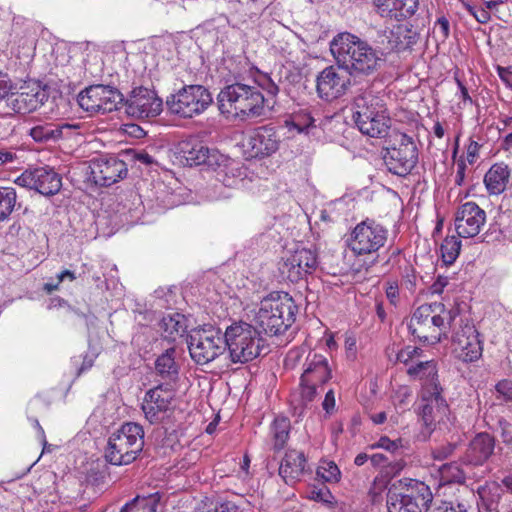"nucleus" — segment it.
<instances>
[{"label": "nucleus", "mask_w": 512, "mask_h": 512, "mask_svg": "<svg viewBox=\"0 0 512 512\" xmlns=\"http://www.w3.org/2000/svg\"><path fill=\"white\" fill-rule=\"evenodd\" d=\"M329 46L336 64L354 78L372 76L384 63L379 50L349 32L335 35Z\"/></svg>", "instance_id": "nucleus-1"}, {"label": "nucleus", "mask_w": 512, "mask_h": 512, "mask_svg": "<svg viewBox=\"0 0 512 512\" xmlns=\"http://www.w3.org/2000/svg\"><path fill=\"white\" fill-rule=\"evenodd\" d=\"M458 314L457 308L447 309L441 302L423 304L414 311L408 330L420 342L437 344L447 337V331Z\"/></svg>", "instance_id": "nucleus-2"}, {"label": "nucleus", "mask_w": 512, "mask_h": 512, "mask_svg": "<svg viewBox=\"0 0 512 512\" xmlns=\"http://www.w3.org/2000/svg\"><path fill=\"white\" fill-rule=\"evenodd\" d=\"M221 114L238 117L241 120L257 118L265 115V99L259 87L240 82L225 86L217 96Z\"/></svg>", "instance_id": "nucleus-3"}, {"label": "nucleus", "mask_w": 512, "mask_h": 512, "mask_svg": "<svg viewBox=\"0 0 512 512\" xmlns=\"http://www.w3.org/2000/svg\"><path fill=\"white\" fill-rule=\"evenodd\" d=\"M353 120L362 134L373 138L386 136L390 127L384 96L365 90L354 97Z\"/></svg>", "instance_id": "nucleus-4"}, {"label": "nucleus", "mask_w": 512, "mask_h": 512, "mask_svg": "<svg viewBox=\"0 0 512 512\" xmlns=\"http://www.w3.org/2000/svg\"><path fill=\"white\" fill-rule=\"evenodd\" d=\"M297 306L288 293L273 292L263 298L254 321L260 333L283 334L295 322Z\"/></svg>", "instance_id": "nucleus-5"}, {"label": "nucleus", "mask_w": 512, "mask_h": 512, "mask_svg": "<svg viewBox=\"0 0 512 512\" xmlns=\"http://www.w3.org/2000/svg\"><path fill=\"white\" fill-rule=\"evenodd\" d=\"M143 447V427L135 422H126L109 436L104 456L112 465H128L138 458Z\"/></svg>", "instance_id": "nucleus-6"}, {"label": "nucleus", "mask_w": 512, "mask_h": 512, "mask_svg": "<svg viewBox=\"0 0 512 512\" xmlns=\"http://www.w3.org/2000/svg\"><path fill=\"white\" fill-rule=\"evenodd\" d=\"M225 350L233 363L244 364L257 358L264 348V339L253 325L239 321L228 326L224 333Z\"/></svg>", "instance_id": "nucleus-7"}, {"label": "nucleus", "mask_w": 512, "mask_h": 512, "mask_svg": "<svg viewBox=\"0 0 512 512\" xmlns=\"http://www.w3.org/2000/svg\"><path fill=\"white\" fill-rule=\"evenodd\" d=\"M433 500L428 485L419 480L404 478L393 485L387 496L388 512H425Z\"/></svg>", "instance_id": "nucleus-8"}, {"label": "nucleus", "mask_w": 512, "mask_h": 512, "mask_svg": "<svg viewBox=\"0 0 512 512\" xmlns=\"http://www.w3.org/2000/svg\"><path fill=\"white\" fill-rule=\"evenodd\" d=\"M384 163L389 172L404 177L418 162V149L412 137L402 132H393L384 149Z\"/></svg>", "instance_id": "nucleus-9"}, {"label": "nucleus", "mask_w": 512, "mask_h": 512, "mask_svg": "<svg viewBox=\"0 0 512 512\" xmlns=\"http://www.w3.org/2000/svg\"><path fill=\"white\" fill-rule=\"evenodd\" d=\"M213 103L210 91L202 85H185L177 93L167 97L168 110L182 118L202 114Z\"/></svg>", "instance_id": "nucleus-10"}, {"label": "nucleus", "mask_w": 512, "mask_h": 512, "mask_svg": "<svg viewBox=\"0 0 512 512\" xmlns=\"http://www.w3.org/2000/svg\"><path fill=\"white\" fill-rule=\"evenodd\" d=\"M187 344L191 358L200 365L208 364L225 351L224 334L212 326L194 331Z\"/></svg>", "instance_id": "nucleus-11"}, {"label": "nucleus", "mask_w": 512, "mask_h": 512, "mask_svg": "<svg viewBox=\"0 0 512 512\" xmlns=\"http://www.w3.org/2000/svg\"><path fill=\"white\" fill-rule=\"evenodd\" d=\"M127 174L126 163L115 156L94 158L85 168L87 182L96 187H109L126 178Z\"/></svg>", "instance_id": "nucleus-12"}, {"label": "nucleus", "mask_w": 512, "mask_h": 512, "mask_svg": "<svg viewBox=\"0 0 512 512\" xmlns=\"http://www.w3.org/2000/svg\"><path fill=\"white\" fill-rule=\"evenodd\" d=\"M387 237L388 230L384 226L366 219L353 229L350 248L357 255L374 254L385 245Z\"/></svg>", "instance_id": "nucleus-13"}, {"label": "nucleus", "mask_w": 512, "mask_h": 512, "mask_svg": "<svg viewBox=\"0 0 512 512\" xmlns=\"http://www.w3.org/2000/svg\"><path fill=\"white\" fill-rule=\"evenodd\" d=\"M442 393L443 388L435 389V387L421 393L418 414L428 434H431L437 425H443L447 428L448 424L451 423L450 409Z\"/></svg>", "instance_id": "nucleus-14"}, {"label": "nucleus", "mask_w": 512, "mask_h": 512, "mask_svg": "<svg viewBox=\"0 0 512 512\" xmlns=\"http://www.w3.org/2000/svg\"><path fill=\"white\" fill-rule=\"evenodd\" d=\"M78 104L88 112L109 113L124 101L123 94L111 86L92 85L78 94Z\"/></svg>", "instance_id": "nucleus-15"}, {"label": "nucleus", "mask_w": 512, "mask_h": 512, "mask_svg": "<svg viewBox=\"0 0 512 512\" xmlns=\"http://www.w3.org/2000/svg\"><path fill=\"white\" fill-rule=\"evenodd\" d=\"M31 125L27 134L36 142L41 144H54L62 139H69L77 134L81 128L80 123L45 121L31 119Z\"/></svg>", "instance_id": "nucleus-16"}, {"label": "nucleus", "mask_w": 512, "mask_h": 512, "mask_svg": "<svg viewBox=\"0 0 512 512\" xmlns=\"http://www.w3.org/2000/svg\"><path fill=\"white\" fill-rule=\"evenodd\" d=\"M125 113L135 119H147L162 112L163 102L154 90L145 87L134 88L125 100Z\"/></svg>", "instance_id": "nucleus-17"}, {"label": "nucleus", "mask_w": 512, "mask_h": 512, "mask_svg": "<svg viewBox=\"0 0 512 512\" xmlns=\"http://www.w3.org/2000/svg\"><path fill=\"white\" fill-rule=\"evenodd\" d=\"M48 98V89L38 83H33L21 88L20 92H11L10 96L2 103L6 105V113L3 115L31 113L43 106Z\"/></svg>", "instance_id": "nucleus-18"}, {"label": "nucleus", "mask_w": 512, "mask_h": 512, "mask_svg": "<svg viewBox=\"0 0 512 512\" xmlns=\"http://www.w3.org/2000/svg\"><path fill=\"white\" fill-rule=\"evenodd\" d=\"M178 149L181 158L189 166L203 165L215 170L216 166L225 161V156L218 150L209 148L202 141L194 137L181 141Z\"/></svg>", "instance_id": "nucleus-19"}, {"label": "nucleus", "mask_w": 512, "mask_h": 512, "mask_svg": "<svg viewBox=\"0 0 512 512\" xmlns=\"http://www.w3.org/2000/svg\"><path fill=\"white\" fill-rule=\"evenodd\" d=\"M15 183L49 197L60 191L62 177L54 169L45 166L24 171L17 177Z\"/></svg>", "instance_id": "nucleus-20"}, {"label": "nucleus", "mask_w": 512, "mask_h": 512, "mask_svg": "<svg viewBox=\"0 0 512 512\" xmlns=\"http://www.w3.org/2000/svg\"><path fill=\"white\" fill-rule=\"evenodd\" d=\"M350 77L339 65L324 68L316 78L318 96L326 101L341 97L351 84Z\"/></svg>", "instance_id": "nucleus-21"}, {"label": "nucleus", "mask_w": 512, "mask_h": 512, "mask_svg": "<svg viewBox=\"0 0 512 512\" xmlns=\"http://www.w3.org/2000/svg\"><path fill=\"white\" fill-rule=\"evenodd\" d=\"M175 397L173 388L157 385L149 389L144 396L141 409L150 424H158L164 420L171 409Z\"/></svg>", "instance_id": "nucleus-22"}, {"label": "nucleus", "mask_w": 512, "mask_h": 512, "mask_svg": "<svg viewBox=\"0 0 512 512\" xmlns=\"http://www.w3.org/2000/svg\"><path fill=\"white\" fill-rule=\"evenodd\" d=\"M452 341L455 351L458 352V357L462 361L474 362L481 357L483 347L479 332L468 319L461 320L459 328L453 334Z\"/></svg>", "instance_id": "nucleus-23"}, {"label": "nucleus", "mask_w": 512, "mask_h": 512, "mask_svg": "<svg viewBox=\"0 0 512 512\" xmlns=\"http://www.w3.org/2000/svg\"><path fill=\"white\" fill-rule=\"evenodd\" d=\"M317 266V257L309 249H299L293 254L283 259L279 270L292 283L303 280L308 274H311Z\"/></svg>", "instance_id": "nucleus-24"}, {"label": "nucleus", "mask_w": 512, "mask_h": 512, "mask_svg": "<svg viewBox=\"0 0 512 512\" xmlns=\"http://www.w3.org/2000/svg\"><path fill=\"white\" fill-rule=\"evenodd\" d=\"M486 221V213L475 202L462 204L455 216V228L459 237L476 236Z\"/></svg>", "instance_id": "nucleus-25"}, {"label": "nucleus", "mask_w": 512, "mask_h": 512, "mask_svg": "<svg viewBox=\"0 0 512 512\" xmlns=\"http://www.w3.org/2000/svg\"><path fill=\"white\" fill-rule=\"evenodd\" d=\"M279 140L272 127L262 126L254 130L248 137L246 147L249 156L262 158L269 156L278 149Z\"/></svg>", "instance_id": "nucleus-26"}, {"label": "nucleus", "mask_w": 512, "mask_h": 512, "mask_svg": "<svg viewBox=\"0 0 512 512\" xmlns=\"http://www.w3.org/2000/svg\"><path fill=\"white\" fill-rule=\"evenodd\" d=\"M495 439L486 432L478 433L469 443L461 462L465 465L481 466L493 454Z\"/></svg>", "instance_id": "nucleus-27"}, {"label": "nucleus", "mask_w": 512, "mask_h": 512, "mask_svg": "<svg viewBox=\"0 0 512 512\" xmlns=\"http://www.w3.org/2000/svg\"><path fill=\"white\" fill-rule=\"evenodd\" d=\"M154 373L159 379L158 385L172 388L179 380L180 364L176 361V349L170 347L157 356L154 362Z\"/></svg>", "instance_id": "nucleus-28"}, {"label": "nucleus", "mask_w": 512, "mask_h": 512, "mask_svg": "<svg viewBox=\"0 0 512 512\" xmlns=\"http://www.w3.org/2000/svg\"><path fill=\"white\" fill-rule=\"evenodd\" d=\"M332 377V371L325 356L309 353L305 359L302 381L304 383L325 384Z\"/></svg>", "instance_id": "nucleus-29"}, {"label": "nucleus", "mask_w": 512, "mask_h": 512, "mask_svg": "<svg viewBox=\"0 0 512 512\" xmlns=\"http://www.w3.org/2000/svg\"><path fill=\"white\" fill-rule=\"evenodd\" d=\"M381 17L401 20L415 14L418 0H373Z\"/></svg>", "instance_id": "nucleus-30"}, {"label": "nucleus", "mask_w": 512, "mask_h": 512, "mask_svg": "<svg viewBox=\"0 0 512 512\" xmlns=\"http://www.w3.org/2000/svg\"><path fill=\"white\" fill-rule=\"evenodd\" d=\"M407 375L413 380L422 381L421 393L427 392L430 388L441 389L438 380L436 362L433 360L417 361L411 363L406 369Z\"/></svg>", "instance_id": "nucleus-31"}, {"label": "nucleus", "mask_w": 512, "mask_h": 512, "mask_svg": "<svg viewBox=\"0 0 512 512\" xmlns=\"http://www.w3.org/2000/svg\"><path fill=\"white\" fill-rule=\"evenodd\" d=\"M306 459L304 453L290 450L285 453L280 467L279 475L285 483L294 484L305 472Z\"/></svg>", "instance_id": "nucleus-32"}, {"label": "nucleus", "mask_w": 512, "mask_h": 512, "mask_svg": "<svg viewBox=\"0 0 512 512\" xmlns=\"http://www.w3.org/2000/svg\"><path fill=\"white\" fill-rule=\"evenodd\" d=\"M510 179V169L507 164H493L484 176V184L490 195H500L506 190Z\"/></svg>", "instance_id": "nucleus-33"}, {"label": "nucleus", "mask_w": 512, "mask_h": 512, "mask_svg": "<svg viewBox=\"0 0 512 512\" xmlns=\"http://www.w3.org/2000/svg\"><path fill=\"white\" fill-rule=\"evenodd\" d=\"M478 500L476 499V512H498L503 490L497 482L486 483L477 490Z\"/></svg>", "instance_id": "nucleus-34"}, {"label": "nucleus", "mask_w": 512, "mask_h": 512, "mask_svg": "<svg viewBox=\"0 0 512 512\" xmlns=\"http://www.w3.org/2000/svg\"><path fill=\"white\" fill-rule=\"evenodd\" d=\"M216 180L221 182L225 187L236 188L246 177V169L241 167L239 163L229 161L225 157V161L216 166Z\"/></svg>", "instance_id": "nucleus-35"}, {"label": "nucleus", "mask_w": 512, "mask_h": 512, "mask_svg": "<svg viewBox=\"0 0 512 512\" xmlns=\"http://www.w3.org/2000/svg\"><path fill=\"white\" fill-rule=\"evenodd\" d=\"M418 38L419 34L413 26H408L406 24H399L395 26L388 37L391 48L398 51L412 47L417 43Z\"/></svg>", "instance_id": "nucleus-36"}, {"label": "nucleus", "mask_w": 512, "mask_h": 512, "mask_svg": "<svg viewBox=\"0 0 512 512\" xmlns=\"http://www.w3.org/2000/svg\"><path fill=\"white\" fill-rule=\"evenodd\" d=\"M476 502V494L467 485L457 486L452 497L448 500L441 501L438 506H447V509L476 510L474 504Z\"/></svg>", "instance_id": "nucleus-37"}, {"label": "nucleus", "mask_w": 512, "mask_h": 512, "mask_svg": "<svg viewBox=\"0 0 512 512\" xmlns=\"http://www.w3.org/2000/svg\"><path fill=\"white\" fill-rule=\"evenodd\" d=\"M187 319L180 313L170 314L161 320V328L165 339L174 342L177 337L183 336L187 331Z\"/></svg>", "instance_id": "nucleus-38"}, {"label": "nucleus", "mask_w": 512, "mask_h": 512, "mask_svg": "<svg viewBox=\"0 0 512 512\" xmlns=\"http://www.w3.org/2000/svg\"><path fill=\"white\" fill-rule=\"evenodd\" d=\"M317 383H304L300 379V391L292 395L291 405L294 414L301 416L304 409L315 399L317 395Z\"/></svg>", "instance_id": "nucleus-39"}, {"label": "nucleus", "mask_w": 512, "mask_h": 512, "mask_svg": "<svg viewBox=\"0 0 512 512\" xmlns=\"http://www.w3.org/2000/svg\"><path fill=\"white\" fill-rule=\"evenodd\" d=\"M440 485L446 486L457 484L458 486L464 485L466 481V474L460 468L457 462L445 463L439 468Z\"/></svg>", "instance_id": "nucleus-40"}, {"label": "nucleus", "mask_w": 512, "mask_h": 512, "mask_svg": "<svg viewBox=\"0 0 512 512\" xmlns=\"http://www.w3.org/2000/svg\"><path fill=\"white\" fill-rule=\"evenodd\" d=\"M290 421L285 418H276L271 426L272 448L278 452L282 450L289 438Z\"/></svg>", "instance_id": "nucleus-41"}, {"label": "nucleus", "mask_w": 512, "mask_h": 512, "mask_svg": "<svg viewBox=\"0 0 512 512\" xmlns=\"http://www.w3.org/2000/svg\"><path fill=\"white\" fill-rule=\"evenodd\" d=\"M17 204V194L12 187H0V222L6 220Z\"/></svg>", "instance_id": "nucleus-42"}, {"label": "nucleus", "mask_w": 512, "mask_h": 512, "mask_svg": "<svg viewBox=\"0 0 512 512\" xmlns=\"http://www.w3.org/2000/svg\"><path fill=\"white\" fill-rule=\"evenodd\" d=\"M460 249L461 241L457 237H446L440 247L441 257L444 264L451 265L454 263L459 256Z\"/></svg>", "instance_id": "nucleus-43"}, {"label": "nucleus", "mask_w": 512, "mask_h": 512, "mask_svg": "<svg viewBox=\"0 0 512 512\" xmlns=\"http://www.w3.org/2000/svg\"><path fill=\"white\" fill-rule=\"evenodd\" d=\"M317 478L328 483H337L340 480L341 472L333 461H321L316 471Z\"/></svg>", "instance_id": "nucleus-44"}, {"label": "nucleus", "mask_w": 512, "mask_h": 512, "mask_svg": "<svg viewBox=\"0 0 512 512\" xmlns=\"http://www.w3.org/2000/svg\"><path fill=\"white\" fill-rule=\"evenodd\" d=\"M421 353L422 350L418 347L406 346L397 353L396 359L398 362L409 367L411 363H416L418 361L416 358H418Z\"/></svg>", "instance_id": "nucleus-45"}, {"label": "nucleus", "mask_w": 512, "mask_h": 512, "mask_svg": "<svg viewBox=\"0 0 512 512\" xmlns=\"http://www.w3.org/2000/svg\"><path fill=\"white\" fill-rule=\"evenodd\" d=\"M134 502L136 505H140L142 512H156L159 498L156 494H150L148 496H136Z\"/></svg>", "instance_id": "nucleus-46"}, {"label": "nucleus", "mask_w": 512, "mask_h": 512, "mask_svg": "<svg viewBox=\"0 0 512 512\" xmlns=\"http://www.w3.org/2000/svg\"><path fill=\"white\" fill-rule=\"evenodd\" d=\"M433 33L437 39L444 42L450 34L449 20L445 16H441L435 22Z\"/></svg>", "instance_id": "nucleus-47"}, {"label": "nucleus", "mask_w": 512, "mask_h": 512, "mask_svg": "<svg viewBox=\"0 0 512 512\" xmlns=\"http://www.w3.org/2000/svg\"><path fill=\"white\" fill-rule=\"evenodd\" d=\"M457 448V444L455 443H445L439 447H436L432 450V457L435 460H444L450 457Z\"/></svg>", "instance_id": "nucleus-48"}, {"label": "nucleus", "mask_w": 512, "mask_h": 512, "mask_svg": "<svg viewBox=\"0 0 512 512\" xmlns=\"http://www.w3.org/2000/svg\"><path fill=\"white\" fill-rule=\"evenodd\" d=\"M496 392L498 393V398H502L503 401L511 402L512 401V381L508 379H503L499 381L495 386Z\"/></svg>", "instance_id": "nucleus-49"}, {"label": "nucleus", "mask_w": 512, "mask_h": 512, "mask_svg": "<svg viewBox=\"0 0 512 512\" xmlns=\"http://www.w3.org/2000/svg\"><path fill=\"white\" fill-rule=\"evenodd\" d=\"M11 84L7 75L0 74V114L6 113V105L2 104L10 96Z\"/></svg>", "instance_id": "nucleus-50"}, {"label": "nucleus", "mask_w": 512, "mask_h": 512, "mask_svg": "<svg viewBox=\"0 0 512 512\" xmlns=\"http://www.w3.org/2000/svg\"><path fill=\"white\" fill-rule=\"evenodd\" d=\"M258 86L266 91V93L271 97H276L279 92L278 85L268 76H261L258 81Z\"/></svg>", "instance_id": "nucleus-51"}, {"label": "nucleus", "mask_w": 512, "mask_h": 512, "mask_svg": "<svg viewBox=\"0 0 512 512\" xmlns=\"http://www.w3.org/2000/svg\"><path fill=\"white\" fill-rule=\"evenodd\" d=\"M293 123L298 131H304L310 127H315V119L309 113L295 116Z\"/></svg>", "instance_id": "nucleus-52"}, {"label": "nucleus", "mask_w": 512, "mask_h": 512, "mask_svg": "<svg viewBox=\"0 0 512 512\" xmlns=\"http://www.w3.org/2000/svg\"><path fill=\"white\" fill-rule=\"evenodd\" d=\"M376 446L379 448H383L389 452L394 453L400 449L401 440L400 439L391 440L388 437L383 436L378 440Z\"/></svg>", "instance_id": "nucleus-53"}, {"label": "nucleus", "mask_w": 512, "mask_h": 512, "mask_svg": "<svg viewBox=\"0 0 512 512\" xmlns=\"http://www.w3.org/2000/svg\"><path fill=\"white\" fill-rule=\"evenodd\" d=\"M469 12L482 24L487 23L491 18L490 12L485 7H469Z\"/></svg>", "instance_id": "nucleus-54"}, {"label": "nucleus", "mask_w": 512, "mask_h": 512, "mask_svg": "<svg viewBox=\"0 0 512 512\" xmlns=\"http://www.w3.org/2000/svg\"><path fill=\"white\" fill-rule=\"evenodd\" d=\"M499 425L501 428V438L503 443L512 448V424L505 420H501L499 421Z\"/></svg>", "instance_id": "nucleus-55"}, {"label": "nucleus", "mask_w": 512, "mask_h": 512, "mask_svg": "<svg viewBox=\"0 0 512 512\" xmlns=\"http://www.w3.org/2000/svg\"><path fill=\"white\" fill-rule=\"evenodd\" d=\"M312 498L321 501L323 503L332 504L334 497L332 496L331 492L327 488H321L317 491H312Z\"/></svg>", "instance_id": "nucleus-56"}, {"label": "nucleus", "mask_w": 512, "mask_h": 512, "mask_svg": "<svg viewBox=\"0 0 512 512\" xmlns=\"http://www.w3.org/2000/svg\"><path fill=\"white\" fill-rule=\"evenodd\" d=\"M209 512H248L231 501L222 503L219 507Z\"/></svg>", "instance_id": "nucleus-57"}, {"label": "nucleus", "mask_w": 512, "mask_h": 512, "mask_svg": "<svg viewBox=\"0 0 512 512\" xmlns=\"http://www.w3.org/2000/svg\"><path fill=\"white\" fill-rule=\"evenodd\" d=\"M386 297L392 305H397L399 298V289L396 283H389V285L386 288Z\"/></svg>", "instance_id": "nucleus-58"}, {"label": "nucleus", "mask_w": 512, "mask_h": 512, "mask_svg": "<svg viewBox=\"0 0 512 512\" xmlns=\"http://www.w3.org/2000/svg\"><path fill=\"white\" fill-rule=\"evenodd\" d=\"M497 72L500 79L508 86L512 88V68L511 67H497Z\"/></svg>", "instance_id": "nucleus-59"}, {"label": "nucleus", "mask_w": 512, "mask_h": 512, "mask_svg": "<svg viewBox=\"0 0 512 512\" xmlns=\"http://www.w3.org/2000/svg\"><path fill=\"white\" fill-rule=\"evenodd\" d=\"M479 149L480 145L478 144V142L470 140V143L467 147V161L470 164H473L475 162L476 158L478 157Z\"/></svg>", "instance_id": "nucleus-60"}, {"label": "nucleus", "mask_w": 512, "mask_h": 512, "mask_svg": "<svg viewBox=\"0 0 512 512\" xmlns=\"http://www.w3.org/2000/svg\"><path fill=\"white\" fill-rule=\"evenodd\" d=\"M457 171L455 175V184L462 186L465 179L466 163L463 159L457 161Z\"/></svg>", "instance_id": "nucleus-61"}, {"label": "nucleus", "mask_w": 512, "mask_h": 512, "mask_svg": "<svg viewBox=\"0 0 512 512\" xmlns=\"http://www.w3.org/2000/svg\"><path fill=\"white\" fill-rule=\"evenodd\" d=\"M322 407H323V409L327 413H331L334 410V408H335V395H334V392H333L332 389H330L326 393L324 401L322 403Z\"/></svg>", "instance_id": "nucleus-62"}, {"label": "nucleus", "mask_w": 512, "mask_h": 512, "mask_svg": "<svg viewBox=\"0 0 512 512\" xmlns=\"http://www.w3.org/2000/svg\"><path fill=\"white\" fill-rule=\"evenodd\" d=\"M448 284V278L445 276H438L437 280L431 285L430 291L432 294L442 293L444 287Z\"/></svg>", "instance_id": "nucleus-63"}, {"label": "nucleus", "mask_w": 512, "mask_h": 512, "mask_svg": "<svg viewBox=\"0 0 512 512\" xmlns=\"http://www.w3.org/2000/svg\"><path fill=\"white\" fill-rule=\"evenodd\" d=\"M133 158L145 165H151L154 162L153 157L145 151L133 152Z\"/></svg>", "instance_id": "nucleus-64"}]
</instances>
